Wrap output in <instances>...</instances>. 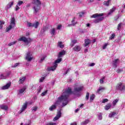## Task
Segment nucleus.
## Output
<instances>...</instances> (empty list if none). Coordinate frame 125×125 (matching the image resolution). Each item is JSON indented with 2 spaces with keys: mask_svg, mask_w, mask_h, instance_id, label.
<instances>
[{
  "mask_svg": "<svg viewBox=\"0 0 125 125\" xmlns=\"http://www.w3.org/2000/svg\"><path fill=\"white\" fill-rule=\"evenodd\" d=\"M107 102H108V99H104V100H103L102 101V104H105V103H107Z\"/></svg>",
  "mask_w": 125,
  "mask_h": 125,
  "instance_id": "a18cd8bd",
  "label": "nucleus"
},
{
  "mask_svg": "<svg viewBox=\"0 0 125 125\" xmlns=\"http://www.w3.org/2000/svg\"><path fill=\"white\" fill-rule=\"evenodd\" d=\"M30 124H31V122H29L28 123H25L24 125H30Z\"/></svg>",
  "mask_w": 125,
  "mask_h": 125,
  "instance_id": "e2e57ef3",
  "label": "nucleus"
},
{
  "mask_svg": "<svg viewBox=\"0 0 125 125\" xmlns=\"http://www.w3.org/2000/svg\"><path fill=\"white\" fill-rule=\"evenodd\" d=\"M89 98V93L87 92L86 95V99L88 100Z\"/></svg>",
  "mask_w": 125,
  "mask_h": 125,
  "instance_id": "de8ad7c7",
  "label": "nucleus"
},
{
  "mask_svg": "<svg viewBox=\"0 0 125 125\" xmlns=\"http://www.w3.org/2000/svg\"><path fill=\"white\" fill-rule=\"evenodd\" d=\"M103 116H102V113H99L98 114V119L99 120H102Z\"/></svg>",
  "mask_w": 125,
  "mask_h": 125,
  "instance_id": "72a5a7b5",
  "label": "nucleus"
},
{
  "mask_svg": "<svg viewBox=\"0 0 125 125\" xmlns=\"http://www.w3.org/2000/svg\"><path fill=\"white\" fill-rule=\"evenodd\" d=\"M45 77H41L40 79V82H43V80H44Z\"/></svg>",
  "mask_w": 125,
  "mask_h": 125,
  "instance_id": "3c124183",
  "label": "nucleus"
},
{
  "mask_svg": "<svg viewBox=\"0 0 125 125\" xmlns=\"http://www.w3.org/2000/svg\"><path fill=\"white\" fill-rule=\"evenodd\" d=\"M46 125H57L56 123H48Z\"/></svg>",
  "mask_w": 125,
  "mask_h": 125,
  "instance_id": "603ef678",
  "label": "nucleus"
},
{
  "mask_svg": "<svg viewBox=\"0 0 125 125\" xmlns=\"http://www.w3.org/2000/svg\"><path fill=\"white\" fill-rule=\"evenodd\" d=\"M88 49H87V48H86V49L84 50V52L85 53L88 52Z\"/></svg>",
  "mask_w": 125,
  "mask_h": 125,
  "instance_id": "052dcab7",
  "label": "nucleus"
},
{
  "mask_svg": "<svg viewBox=\"0 0 125 125\" xmlns=\"http://www.w3.org/2000/svg\"><path fill=\"white\" fill-rule=\"evenodd\" d=\"M50 33L52 36H55L56 34V29L55 28L51 29V30H50Z\"/></svg>",
  "mask_w": 125,
  "mask_h": 125,
  "instance_id": "412c9836",
  "label": "nucleus"
},
{
  "mask_svg": "<svg viewBox=\"0 0 125 125\" xmlns=\"http://www.w3.org/2000/svg\"><path fill=\"white\" fill-rule=\"evenodd\" d=\"M93 43H94L95 42H96V40H93Z\"/></svg>",
  "mask_w": 125,
  "mask_h": 125,
  "instance_id": "69168bd1",
  "label": "nucleus"
},
{
  "mask_svg": "<svg viewBox=\"0 0 125 125\" xmlns=\"http://www.w3.org/2000/svg\"><path fill=\"white\" fill-rule=\"evenodd\" d=\"M108 44H109L108 43L104 44V45L103 46V49H105V48H106V47H107V45H108Z\"/></svg>",
  "mask_w": 125,
  "mask_h": 125,
  "instance_id": "37998d69",
  "label": "nucleus"
},
{
  "mask_svg": "<svg viewBox=\"0 0 125 125\" xmlns=\"http://www.w3.org/2000/svg\"><path fill=\"white\" fill-rule=\"evenodd\" d=\"M59 59H57V60L55 61L54 63V65H53V66H51L50 67H48L47 70L48 71H50L51 70H52V71H54V70H55V69H56V68L58 66V63H59V62H62V58L61 57H59Z\"/></svg>",
  "mask_w": 125,
  "mask_h": 125,
  "instance_id": "20e7f679",
  "label": "nucleus"
},
{
  "mask_svg": "<svg viewBox=\"0 0 125 125\" xmlns=\"http://www.w3.org/2000/svg\"><path fill=\"white\" fill-rule=\"evenodd\" d=\"M87 26L89 27L90 26V24L89 23L87 24Z\"/></svg>",
  "mask_w": 125,
  "mask_h": 125,
  "instance_id": "338daca9",
  "label": "nucleus"
},
{
  "mask_svg": "<svg viewBox=\"0 0 125 125\" xmlns=\"http://www.w3.org/2000/svg\"><path fill=\"white\" fill-rule=\"evenodd\" d=\"M103 15H104V13H95V14H93L91 17V18H97L94 21V23H97L104 20V17H102Z\"/></svg>",
  "mask_w": 125,
  "mask_h": 125,
  "instance_id": "7ed1b4c3",
  "label": "nucleus"
},
{
  "mask_svg": "<svg viewBox=\"0 0 125 125\" xmlns=\"http://www.w3.org/2000/svg\"><path fill=\"white\" fill-rule=\"evenodd\" d=\"M27 105H28V103L27 102L23 104V105H22V107L21 109V112H23V111H24V110H25V109H26V108L27 107Z\"/></svg>",
  "mask_w": 125,
  "mask_h": 125,
  "instance_id": "f8f14e48",
  "label": "nucleus"
},
{
  "mask_svg": "<svg viewBox=\"0 0 125 125\" xmlns=\"http://www.w3.org/2000/svg\"><path fill=\"white\" fill-rule=\"evenodd\" d=\"M70 69L69 68H68V69H67L66 71H65V72H64V73L63 74L64 75H66V74H67L68 73V72H69Z\"/></svg>",
  "mask_w": 125,
  "mask_h": 125,
  "instance_id": "5fc2aeb1",
  "label": "nucleus"
},
{
  "mask_svg": "<svg viewBox=\"0 0 125 125\" xmlns=\"http://www.w3.org/2000/svg\"><path fill=\"white\" fill-rule=\"evenodd\" d=\"M105 88L104 87H99L98 90V92L99 93L100 91H102V90H104Z\"/></svg>",
  "mask_w": 125,
  "mask_h": 125,
  "instance_id": "4c0bfd02",
  "label": "nucleus"
},
{
  "mask_svg": "<svg viewBox=\"0 0 125 125\" xmlns=\"http://www.w3.org/2000/svg\"><path fill=\"white\" fill-rule=\"evenodd\" d=\"M26 80L25 76H21L20 77V80H19V84H22L25 82Z\"/></svg>",
  "mask_w": 125,
  "mask_h": 125,
  "instance_id": "4468645a",
  "label": "nucleus"
},
{
  "mask_svg": "<svg viewBox=\"0 0 125 125\" xmlns=\"http://www.w3.org/2000/svg\"><path fill=\"white\" fill-rule=\"evenodd\" d=\"M14 1H10L8 3V4L5 7V9L7 11L9 8H11V7L13 5Z\"/></svg>",
  "mask_w": 125,
  "mask_h": 125,
  "instance_id": "ddd939ff",
  "label": "nucleus"
},
{
  "mask_svg": "<svg viewBox=\"0 0 125 125\" xmlns=\"http://www.w3.org/2000/svg\"><path fill=\"white\" fill-rule=\"evenodd\" d=\"M95 62H91V63H90L89 66H93L94 65H95Z\"/></svg>",
  "mask_w": 125,
  "mask_h": 125,
  "instance_id": "bf43d9fd",
  "label": "nucleus"
},
{
  "mask_svg": "<svg viewBox=\"0 0 125 125\" xmlns=\"http://www.w3.org/2000/svg\"><path fill=\"white\" fill-rule=\"evenodd\" d=\"M119 62V59H116L112 61V64L114 67H117V64Z\"/></svg>",
  "mask_w": 125,
  "mask_h": 125,
  "instance_id": "dca6fc26",
  "label": "nucleus"
},
{
  "mask_svg": "<svg viewBox=\"0 0 125 125\" xmlns=\"http://www.w3.org/2000/svg\"><path fill=\"white\" fill-rule=\"evenodd\" d=\"M58 46H59V47H61V48H63L64 45L62 43V42H59L58 43Z\"/></svg>",
  "mask_w": 125,
  "mask_h": 125,
  "instance_id": "c85d7f7f",
  "label": "nucleus"
},
{
  "mask_svg": "<svg viewBox=\"0 0 125 125\" xmlns=\"http://www.w3.org/2000/svg\"><path fill=\"white\" fill-rule=\"evenodd\" d=\"M119 100L118 99H116V100H114V101H113L112 104L114 106L116 105L117 103H118Z\"/></svg>",
  "mask_w": 125,
  "mask_h": 125,
  "instance_id": "473e14b6",
  "label": "nucleus"
},
{
  "mask_svg": "<svg viewBox=\"0 0 125 125\" xmlns=\"http://www.w3.org/2000/svg\"><path fill=\"white\" fill-rule=\"evenodd\" d=\"M79 110H80L79 108H77V109H76L75 110V112H78V111H79Z\"/></svg>",
  "mask_w": 125,
  "mask_h": 125,
  "instance_id": "0e129e2a",
  "label": "nucleus"
},
{
  "mask_svg": "<svg viewBox=\"0 0 125 125\" xmlns=\"http://www.w3.org/2000/svg\"><path fill=\"white\" fill-rule=\"evenodd\" d=\"M90 42L91 41H90V40H85V43L84 44V46H85V47H86V46H88V45L90 44Z\"/></svg>",
  "mask_w": 125,
  "mask_h": 125,
  "instance_id": "b1692460",
  "label": "nucleus"
},
{
  "mask_svg": "<svg viewBox=\"0 0 125 125\" xmlns=\"http://www.w3.org/2000/svg\"><path fill=\"white\" fill-rule=\"evenodd\" d=\"M32 3L33 13L36 15L41 9L42 1L40 0H33Z\"/></svg>",
  "mask_w": 125,
  "mask_h": 125,
  "instance_id": "f03ea898",
  "label": "nucleus"
},
{
  "mask_svg": "<svg viewBox=\"0 0 125 125\" xmlns=\"http://www.w3.org/2000/svg\"><path fill=\"white\" fill-rule=\"evenodd\" d=\"M90 120L88 119L85 120V121H83V122H82L81 125H86L88 123H89Z\"/></svg>",
  "mask_w": 125,
  "mask_h": 125,
  "instance_id": "bb28decb",
  "label": "nucleus"
},
{
  "mask_svg": "<svg viewBox=\"0 0 125 125\" xmlns=\"http://www.w3.org/2000/svg\"><path fill=\"white\" fill-rule=\"evenodd\" d=\"M46 57H43L42 58H41V60H40V62H42L45 60Z\"/></svg>",
  "mask_w": 125,
  "mask_h": 125,
  "instance_id": "4d7b16f0",
  "label": "nucleus"
},
{
  "mask_svg": "<svg viewBox=\"0 0 125 125\" xmlns=\"http://www.w3.org/2000/svg\"><path fill=\"white\" fill-rule=\"evenodd\" d=\"M62 114V113L61 112V109H60V110H59L58 111L56 116L54 118V121H56L57 120H58V119H59L61 117Z\"/></svg>",
  "mask_w": 125,
  "mask_h": 125,
  "instance_id": "9b49d317",
  "label": "nucleus"
},
{
  "mask_svg": "<svg viewBox=\"0 0 125 125\" xmlns=\"http://www.w3.org/2000/svg\"><path fill=\"white\" fill-rule=\"evenodd\" d=\"M122 27V23H120L119 24H118V27H117V30L118 31H119L120 30V29Z\"/></svg>",
  "mask_w": 125,
  "mask_h": 125,
  "instance_id": "f704fd0d",
  "label": "nucleus"
},
{
  "mask_svg": "<svg viewBox=\"0 0 125 125\" xmlns=\"http://www.w3.org/2000/svg\"><path fill=\"white\" fill-rule=\"evenodd\" d=\"M116 8L114 6L111 8V9L110 10L109 12L108 13V15H111L112 13H113L114 11L116 10Z\"/></svg>",
  "mask_w": 125,
  "mask_h": 125,
  "instance_id": "393cba45",
  "label": "nucleus"
},
{
  "mask_svg": "<svg viewBox=\"0 0 125 125\" xmlns=\"http://www.w3.org/2000/svg\"><path fill=\"white\" fill-rule=\"evenodd\" d=\"M110 0H107V1H104V4L106 6H109V5H110Z\"/></svg>",
  "mask_w": 125,
  "mask_h": 125,
  "instance_id": "cd10ccee",
  "label": "nucleus"
},
{
  "mask_svg": "<svg viewBox=\"0 0 125 125\" xmlns=\"http://www.w3.org/2000/svg\"><path fill=\"white\" fill-rule=\"evenodd\" d=\"M62 27V25H58V26L57 27L58 30H61Z\"/></svg>",
  "mask_w": 125,
  "mask_h": 125,
  "instance_id": "6e6d98bb",
  "label": "nucleus"
},
{
  "mask_svg": "<svg viewBox=\"0 0 125 125\" xmlns=\"http://www.w3.org/2000/svg\"><path fill=\"white\" fill-rule=\"evenodd\" d=\"M95 95L94 94L91 95L90 98V101H93V100L95 99Z\"/></svg>",
  "mask_w": 125,
  "mask_h": 125,
  "instance_id": "e433bc0d",
  "label": "nucleus"
},
{
  "mask_svg": "<svg viewBox=\"0 0 125 125\" xmlns=\"http://www.w3.org/2000/svg\"><path fill=\"white\" fill-rule=\"evenodd\" d=\"M5 22L4 21H0V29H2L3 25H4Z\"/></svg>",
  "mask_w": 125,
  "mask_h": 125,
  "instance_id": "2f4dec72",
  "label": "nucleus"
},
{
  "mask_svg": "<svg viewBox=\"0 0 125 125\" xmlns=\"http://www.w3.org/2000/svg\"><path fill=\"white\" fill-rule=\"evenodd\" d=\"M32 54L31 52H27L26 54V56L25 57L26 60H27L28 62H31L32 59H33V57H32Z\"/></svg>",
  "mask_w": 125,
  "mask_h": 125,
  "instance_id": "0eeeda50",
  "label": "nucleus"
},
{
  "mask_svg": "<svg viewBox=\"0 0 125 125\" xmlns=\"http://www.w3.org/2000/svg\"><path fill=\"white\" fill-rule=\"evenodd\" d=\"M20 9V7H19V4H18V3L15 8L16 11H17L18 10H19Z\"/></svg>",
  "mask_w": 125,
  "mask_h": 125,
  "instance_id": "49530a36",
  "label": "nucleus"
},
{
  "mask_svg": "<svg viewBox=\"0 0 125 125\" xmlns=\"http://www.w3.org/2000/svg\"><path fill=\"white\" fill-rule=\"evenodd\" d=\"M20 63V62H16V63H15V64H12V67H17V66H18Z\"/></svg>",
  "mask_w": 125,
  "mask_h": 125,
  "instance_id": "58836bf2",
  "label": "nucleus"
},
{
  "mask_svg": "<svg viewBox=\"0 0 125 125\" xmlns=\"http://www.w3.org/2000/svg\"><path fill=\"white\" fill-rule=\"evenodd\" d=\"M70 94H73V95H75V96H78V83L75 84L74 90L72 91V92L71 89L70 88L65 90V91L63 92L62 96L58 98V101L56 102L55 104H53L49 107V110L53 111V110L56 109L58 105H60L61 103H62V105H61L62 107H63L64 106H65V105H67L69 102L68 98Z\"/></svg>",
  "mask_w": 125,
  "mask_h": 125,
  "instance_id": "f257e3e1",
  "label": "nucleus"
},
{
  "mask_svg": "<svg viewBox=\"0 0 125 125\" xmlns=\"http://www.w3.org/2000/svg\"><path fill=\"white\" fill-rule=\"evenodd\" d=\"M84 14V13H83V12H82L81 13H80V14H79V17L80 18L83 17Z\"/></svg>",
  "mask_w": 125,
  "mask_h": 125,
  "instance_id": "864d4df0",
  "label": "nucleus"
},
{
  "mask_svg": "<svg viewBox=\"0 0 125 125\" xmlns=\"http://www.w3.org/2000/svg\"><path fill=\"white\" fill-rule=\"evenodd\" d=\"M115 37V34H112L111 36H110V37H109V40H113V39H114Z\"/></svg>",
  "mask_w": 125,
  "mask_h": 125,
  "instance_id": "c9c22d12",
  "label": "nucleus"
},
{
  "mask_svg": "<svg viewBox=\"0 0 125 125\" xmlns=\"http://www.w3.org/2000/svg\"><path fill=\"white\" fill-rule=\"evenodd\" d=\"M65 54H66V51H65V50H62V51H61L59 53L58 57L61 58V57L64 56Z\"/></svg>",
  "mask_w": 125,
  "mask_h": 125,
  "instance_id": "4be33fe9",
  "label": "nucleus"
},
{
  "mask_svg": "<svg viewBox=\"0 0 125 125\" xmlns=\"http://www.w3.org/2000/svg\"><path fill=\"white\" fill-rule=\"evenodd\" d=\"M26 87H23L21 89H20V90H19V94H22L23 93H24V91L26 90Z\"/></svg>",
  "mask_w": 125,
  "mask_h": 125,
  "instance_id": "a878e982",
  "label": "nucleus"
},
{
  "mask_svg": "<svg viewBox=\"0 0 125 125\" xmlns=\"http://www.w3.org/2000/svg\"><path fill=\"white\" fill-rule=\"evenodd\" d=\"M104 79H105V77H102V78H101L100 82L101 84L104 83Z\"/></svg>",
  "mask_w": 125,
  "mask_h": 125,
  "instance_id": "79ce46f5",
  "label": "nucleus"
},
{
  "mask_svg": "<svg viewBox=\"0 0 125 125\" xmlns=\"http://www.w3.org/2000/svg\"><path fill=\"white\" fill-rule=\"evenodd\" d=\"M17 42H10V43L8 44L9 46H11V45H14V44H15L17 43Z\"/></svg>",
  "mask_w": 125,
  "mask_h": 125,
  "instance_id": "a19ab883",
  "label": "nucleus"
},
{
  "mask_svg": "<svg viewBox=\"0 0 125 125\" xmlns=\"http://www.w3.org/2000/svg\"><path fill=\"white\" fill-rule=\"evenodd\" d=\"M123 69H120V68H118L117 70V72L118 73H120V72H122L123 71Z\"/></svg>",
  "mask_w": 125,
  "mask_h": 125,
  "instance_id": "09e8293b",
  "label": "nucleus"
},
{
  "mask_svg": "<svg viewBox=\"0 0 125 125\" xmlns=\"http://www.w3.org/2000/svg\"><path fill=\"white\" fill-rule=\"evenodd\" d=\"M18 41L20 42H23L27 43V44H29L31 40L30 39H27L25 37H22L20 39H19Z\"/></svg>",
  "mask_w": 125,
  "mask_h": 125,
  "instance_id": "423d86ee",
  "label": "nucleus"
},
{
  "mask_svg": "<svg viewBox=\"0 0 125 125\" xmlns=\"http://www.w3.org/2000/svg\"><path fill=\"white\" fill-rule=\"evenodd\" d=\"M38 109L37 106H34V107H32V111H37Z\"/></svg>",
  "mask_w": 125,
  "mask_h": 125,
  "instance_id": "c03bdc74",
  "label": "nucleus"
},
{
  "mask_svg": "<svg viewBox=\"0 0 125 125\" xmlns=\"http://www.w3.org/2000/svg\"><path fill=\"white\" fill-rule=\"evenodd\" d=\"M39 25V22H36V23L33 24L32 23L28 22L27 26L28 27H35L36 29L38 28Z\"/></svg>",
  "mask_w": 125,
  "mask_h": 125,
  "instance_id": "1a4fd4ad",
  "label": "nucleus"
},
{
  "mask_svg": "<svg viewBox=\"0 0 125 125\" xmlns=\"http://www.w3.org/2000/svg\"><path fill=\"white\" fill-rule=\"evenodd\" d=\"M23 4V1L20 0L18 2L19 7L20 6V5H21Z\"/></svg>",
  "mask_w": 125,
  "mask_h": 125,
  "instance_id": "8fccbe9b",
  "label": "nucleus"
},
{
  "mask_svg": "<svg viewBox=\"0 0 125 125\" xmlns=\"http://www.w3.org/2000/svg\"><path fill=\"white\" fill-rule=\"evenodd\" d=\"M11 82H9V83H7L6 85H4L1 87L2 90H6V89H9L11 86Z\"/></svg>",
  "mask_w": 125,
  "mask_h": 125,
  "instance_id": "2eb2a0df",
  "label": "nucleus"
},
{
  "mask_svg": "<svg viewBox=\"0 0 125 125\" xmlns=\"http://www.w3.org/2000/svg\"><path fill=\"white\" fill-rule=\"evenodd\" d=\"M116 114H117L116 112H111L109 114V117L110 118L114 117L115 115H116Z\"/></svg>",
  "mask_w": 125,
  "mask_h": 125,
  "instance_id": "c756f323",
  "label": "nucleus"
},
{
  "mask_svg": "<svg viewBox=\"0 0 125 125\" xmlns=\"http://www.w3.org/2000/svg\"><path fill=\"white\" fill-rule=\"evenodd\" d=\"M48 28L46 26H44L41 29V34H44L45 32L47 31Z\"/></svg>",
  "mask_w": 125,
  "mask_h": 125,
  "instance_id": "a211bd4d",
  "label": "nucleus"
},
{
  "mask_svg": "<svg viewBox=\"0 0 125 125\" xmlns=\"http://www.w3.org/2000/svg\"><path fill=\"white\" fill-rule=\"evenodd\" d=\"M94 0H90V2H93L94 1Z\"/></svg>",
  "mask_w": 125,
  "mask_h": 125,
  "instance_id": "774afa93",
  "label": "nucleus"
},
{
  "mask_svg": "<svg viewBox=\"0 0 125 125\" xmlns=\"http://www.w3.org/2000/svg\"><path fill=\"white\" fill-rule=\"evenodd\" d=\"M42 90V87H39V89L38 90V92L40 93L41 92Z\"/></svg>",
  "mask_w": 125,
  "mask_h": 125,
  "instance_id": "13d9d810",
  "label": "nucleus"
},
{
  "mask_svg": "<svg viewBox=\"0 0 125 125\" xmlns=\"http://www.w3.org/2000/svg\"><path fill=\"white\" fill-rule=\"evenodd\" d=\"M82 49V46L81 45H75L73 48V51H76V52H79L81 51Z\"/></svg>",
  "mask_w": 125,
  "mask_h": 125,
  "instance_id": "6e6552de",
  "label": "nucleus"
},
{
  "mask_svg": "<svg viewBox=\"0 0 125 125\" xmlns=\"http://www.w3.org/2000/svg\"><path fill=\"white\" fill-rule=\"evenodd\" d=\"M71 43H72V44H71V47H73V46H74V44H75V43H77V40H73V41H72Z\"/></svg>",
  "mask_w": 125,
  "mask_h": 125,
  "instance_id": "7c9ffc66",
  "label": "nucleus"
},
{
  "mask_svg": "<svg viewBox=\"0 0 125 125\" xmlns=\"http://www.w3.org/2000/svg\"><path fill=\"white\" fill-rule=\"evenodd\" d=\"M10 72H8V73H7V74L6 75H3V74H1L0 75V77L1 79H6V78H7V77L9 76V75H10Z\"/></svg>",
  "mask_w": 125,
  "mask_h": 125,
  "instance_id": "f3484780",
  "label": "nucleus"
},
{
  "mask_svg": "<svg viewBox=\"0 0 125 125\" xmlns=\"http://www.w3.org/2000/svg\"><path fill=\"white\" fill-rule=\"evenodd\" d=\"M112 106L111 104H107L105 106H104V109L105 110H108L111 108Z\"/></svg>",
  "mask_w": 125,
  "mask_h": 125,
  "instance_id": "5701e85b",
  "label": "nucleus"
},
{
  "mask_svg": "<svg viewBox=\"0 0 125 125\" xmlns=\"http://www.w3.org/2000/svg\"><path fill=\"white\" fill-rule=\"evenodd\" d=\"M116 88L117 90H120V91H122L124 89V83L120 82L117 84L116 86Z\"/></svg>",
  "mask_w": 125,
  "mask_h": 125,
  "instance_id": "9d476101",
  "label": "nucleus"
},
{
  "mask_svg": "<svg viewBox=\"0 0 125 125\" xmlns=\"http://www.w3.org/2000/svg\"><path fill=\"white\" fill-rule=\"evenodd\" d=\"M72 24H69L68 25V27H70L71 26H75L76 24H77V22L75 21V17L73 18L72 21H71Z\"/></svg>",
  "mask_w": 125,
  "mask_h": 125,
  "instance_id": "6ab92c4d",
  "label": "nucleus"
},
{
  "mask_svg": "<svg viewBox=\"0 0 125 125\" xmlns=\"http://www.w3.org/2000/svg\"><path fill=\"white\" fill-rule=\"evenodd\" d=\"M15 25H16L15 19L14 17H13V18H12L11 20L10 25L6 29V32H9V31H10L11 30H12V29L14 28V27L15 26Z\"/></svg>",
  "mask_w": 125,
  "mask_h": 125,
  "instance_id": "39448f33",
  "label": "nucleus"
},
{
  "mask_svg": "<svg viewBox=\"0 0 125 125\" xmlns=\"http://www.w3.org/2000/svg\"><path fill=\"white\" fill-rule=\"evenodd\" d=\"M70 125H77V124L76 122H74V123H71Z\"/></svg>",
  "mask_w": 125,
  "mask_h": 125,
  "instance_id": "680f3d73",
  "label": "nucleus"
},
{
  "mask_svg": "<svg viewBox=\"0 0 125 125\" xmlns=\"http://www.w3.org/2000/svg\"><path fill=\"white\" fill-rule=\"evenodd\" d=\"M47 92H48V90H46V91H45V92H43V93H42L41 94V96H42V97H43V96H45V95H46Z\"/></svg>",
  "mask_w": 125,
  "mask_h": 125,
  "instance_id": "ea45409f",
  "label": "nucleus"
},
{
  "mask_svg": "<svg viewBox=\"0 0 125 125\" xmlns=\"http://www.w3.org/2000/svg\"><path fill=\"white\" fill-rule=\"evenodd\" d=\"M0 107L1 109H3V110H8V106L5 104H1V105H0Z\"/></svg>",
  "mask_w": 125,
  "mask_h": 125,
  "instance_id": "aec40b11",
  "label": "nucleus"
}]
</instances>
